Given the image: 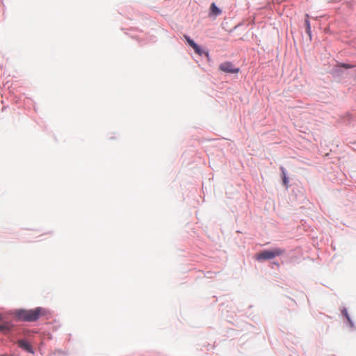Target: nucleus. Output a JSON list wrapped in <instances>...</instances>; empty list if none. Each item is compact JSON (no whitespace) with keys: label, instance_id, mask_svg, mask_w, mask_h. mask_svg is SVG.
Instances as JSON below:
<instances>
[{"label":"nucleus","instance_id":"1","mask_svg":"<svg viewBox=\"0 0 356 356\" xmlns=\"http://www.w3.org/2000/svg\"><path fill=\"white\" fill-rule=\"evenodd\" d=\"M45 314V310L41 307H37L33 309H22L17 312V316L22 321L27 322H33L37 321L41 316Z\"/></svg>","mask_w":356,"mask_h":356},{"label":"nucleus","instance_id":"5","mask_svg":"<svg viewBox=\"0 0 356 356\" xmlns=\"http://www.w3.org/2000/svg\"><path fill=\"white\" fill-rule=\"evenodd\" d=\"M185 39L186 40L188 44L194 49L195 52L202 56L203 54V51L202 49L193 40H191L188 36L184 35Z\"/></svg>","mask_w":356,"mask_h":356},{"label":"nucleus","instance_id":"7","mask_svg":"<svg viewBox=\"0 0 356 356\" xmlns=\"http://www.w3.org/2000/svg\"><path fill=\"white\" fill-rule=\"evenodd\" d=\"M210 10L211 15L215 16L219 15L221 13V10L216 6V5L214 3H212L211 4Z\"/></svg>","mask_w":356,"mask_h":356},{"label":"nucleus","instance_id":"13","mask_svg":"<svg viewBox=\"0 0 356 356\" xmlns=\"http://www.w3.org/2000/svg\"><path fill=\"white\" fill-rule=\"evenodd\" d=\"M346 316L347 318L349 320L348 315L346 313Z\"/></svg>","mask_w":356,"mask_h":356},{"label":"nucleus","instance_id":"14","mask_svg":"<svg viewBox=\"0 0 356 356\" xmlns=\"http://www.w3.org/2000/svg\"><path fill=\"white\" fill-rule=\"evenodd\" d=\"M205 54H206L207 56H209V53H208V52L205 53Z\"/></svg>","mask_w":356,"mask_h":356},{"label":"nucleus","instance_id":"3","mask_svg":"<svg viewBox=\"0 0 356 356\" xmlns=\"http://www.w3.org/2000/svg\"><path fill=\"white\" fill-rule=\"evenodd\" d=\"M219 70L230 74H237L239 72V68L235 67L231 62H225L219 65Z\"/></svg>","mask_w":356,"mask_h":356},{"label":"nucleus","instance_id":"11","mask_svg":"<svg viewBox=\"0 0 356 356\" xmlns=\"http://www.w3.org/2000/svg\"><path fill=\"white\" fill-rule=\"evenodd\" d=\"M305 19H307L309 20V15L308 14H305Z\"/></svg>","mask_w":356,"mask_h":356},{"label":"nucleus","instance_id":"12","mask_svg":"<svg viewBox=\"0 0 356 356\" xmlns=\"http://www.w3.org/2000/svg\"><path fill=\"white\" fill-rule=\"evenodd\" d=\"M4 329V326L2 325H0V331L3 330Z\"/></svg>","mask_w":356,"mask_h":356},{"label":"nucleus","instance_id":"6","mask_svg":"<svg viewBox=\"0 0 356 356\" xmlns=\"http://www.w3.org/2000/svg\"><path fill=\"white\" fill-rule=\"evenodd\" d=\"M17 344L19 347L25 350L26 351L29 353H33L32 347L28 341L25 340H19L17 341Z\"/></svg>","mask_w":356,"mask_h":356},{"label":"nucleus","instance_id":"4","mask_svg":"<svg viewBox=\"0 0 356 356\" xmlns=\"http://www.w3.org/2000/svg\"><path fill=\"white\" fill-rule=\"evenodd\" d=\"M185 39L186 40L188 44L194 49L195 52L202 56L203 54V51L202 49L193 40H191L188 36L184 35Z\"/></svg>","mask_w":356,"mask_h":356},{"label":"nucleus","instance_id":"9","mask_svg":"<svg viewBox=\"0 0 356 356\" xmlns=\"http://www.w3.org/2000/svg\"><path fill=\"white\" fill-rule=\"evenodd\" d=\"M281 170L282 172V182H283V184L286 186V187H288V184H289V180L286 176V173H285V170L283 167L281 168Z\"/></svg>","mask_w":356,"mask_h":356},{"label":"nucleus","instance_id":"8","mask_svg":"<svg viewBox=\"0 0 356 356\" xmlns=\"http://www.w3.org/2000/svg\"><path fill=\"white\" fill-rule=\"evenodd\" d=\"M305 27H306V33L311 38V36H312V31H311V24H310V22H309V20L307 19H305Z\"/></svg>","mask_w":356,"mask_h":356},{"label":"nucleus","instance_id":"2","mask_svg":"<svg viewBox=\"0 0 356 356\" xmlns=\"http://www.w3.org/2000/svg\"><path fill=\"white\" fill-rule=\"evenodd\" d=\"M285 253L284 249L280 248H275L271 250H266L257 253L255 255V259L258 261L269 260L279 257Z\"/></svg>","mask_w":356,"mask_h":356},{"label":"nucleus","instance_id":"10","mask_svg":"<svg viewBox=\"0 0 356 356\" xmlns=\"http://www.w3.org/2000/svg\"><path fill=\"white\" fill-rule=\"evenodd\" d=\"M341 66H342L343 67H344L346 69H350V68H353L355 67L354 65H352L350 64H344V63L341 64Z\"/></svg>","mask_w":356,"mask_h":356}]
</instances>
